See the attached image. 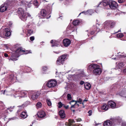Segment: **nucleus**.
<instances>
[{
  "mask_svg": "<svg viewBox=\"0 0 126 126\" xmlns=\"http://www.w3.org/2000/svg\"><path fill=\"white\" fill-rule=\"evenodd\" d=\"M117 3L115 1L104 0L100 3L98 7L102 6V7H104L106 9H109L110 8L114 9L117 8Z\"/></svg>",
  "mask_w": 126,
  "mask_h": 126,
  "instance_id": "f257e3e1",
  "label": "nucleus"
},
{
  "mask_svg": "<svg viewBox=\"0 0 126 126\" xmlns=\"http://www.w3.org/2000/svg\"><path fill=\"white\" fill-rule=\"evenodd\" d=\"M30 51H25V49L21 48H18L15 53L12 54L10 59L12 61H16L17 60V58L21 55L27 54L31 53Z\"/></svg>",
  "mask_w": 126,
  "mask_h": 126,
  "instance_id": "f03ea898",
  "label": "nucleus"
},
{
  "mask_svg": "<svg viewBox=\"0 0 126 126\" xmlns=\"http://www.w3.org/2000/svg\"><path fill=\"white\" fill-rule=\"evenodd\" d=\"M22 78L20 75H17L14 73L12 74L6 78L5 80L9 83H13L16 82H20L21 81Z\"/></svg>",
  "mask_w": 126,
  "mask_h": 126,
  "instance_id": "7ed1b4c3",
  "label": "nucleus"
},
{
  "mask_svg": "<svg viewBox=\"0 0 126 126\" xmlns=\"http://www.w3.org/2000/svg\"><path fill=\"white\" fill-rule=\"evenodd\" d=\"M17 12L19 17L23 21H26L28 17L32 18V16L30 14L28 13L25 12L24 10L22 8H18Z\"/></svg>",
  "mask_w": 126,
  "mask_h": 126,
  "instance_id": "20e7f679",
  "label": "nucleus"
},
{
  "mask_svg": "<svg viewBox=\"0 0 126 126\" xmlns=\"http://www.w3.org/2000/svg\"><path fill=\"white\" fill-rule=\"evenodd\" d=\"M34 25L33 23L31 21L29 23L26 27V29L27 30L26 34L28 36H30L34 33L33 30L34 28Z\"/></svg>",
  "mask_w": 126,
  "mask_h": 126,
  "instance_id": "39448f33",
  "label": "nucleus"
},
{
  "mask_svg": "<svg viewBox=\"0 0 126 126\" xmlns=\"http://www.w3.org/2000/svg\"><path fill=\"white\" fill-rule=\"evenodd\" d=\"M1 94L3 93L4 94H5L6 95H8L10 94L11 93H13L14 94H11V96H13L14 97L19 98L20 97H15L14 96H16L17 94H20L19 92L18 91H16L13 90L11 89H8L6 90H5L4 91H1Z\"/></svg>",
  "mask_w": 126,
  "mask_h": 126,
  "instance_id": "423d86ee",
  "label": "nucleus"
},
{
  "mask_svg": "<svg viewBox=\"0 0 126 126\" xmlns=\"http://www.w3.org/2000/svg\"><path fill=\"white\" fill-rule=\"evenodd\" d=\"M115 23V22L114 21L109 20L106 21L103 25L104 28H112L114 27Z\"/></svg>",
  "mask_w": 126,
  "mask_h": 126,
  "instance_id": "0eeeda50",
  "label": "nucleus"
},
{
  "mask_svg": "<svg viewBox=\"0 0 126 126\" xmlns=\"http://www.w3.org/2000/svg\"><path fill=\"white\" fill-rule=\"evenodd\" d=\"M66 57V55H64L58 58L57 61V64L58 65L61 64H63V63L65 61V59Z\"/></svg>",
  "mask_w": 126,
  "mask_h": 126,
  "instance_id": "6e6552de",
  "label": "nucleus"
},
{
  "mask_svg": "<svg viewBox=\"0 0 126 126\" xmlns=\"http://www.w3.org/2000/svg\"><path fill=\"white\" fill-rule=\"evenodd\" d=\"M30 93L31 96V99L32 100L37 99L40 94L38 92L36 91H31Z\"/></svg>",
  "mask_w": 126,
  "mask_h": 126,
  "instance_id": "1a4fd4ad",
  "label": "nucleus"
},
{
  "mask_svg": "<svg viewBox=\"0 0 126 126\" xmlns=\"http://www.w3.org/2000/svg\"><path fill=\"white\" fill-rule=\"evenodd\" d=\"M79 23V21L78 20H75L73 22V24L74 25L68 26V27L72 31V32H73L75 30H76L77 28L76 26Z\"/></svg>",
  "mask_w": 126,
  "mask_h": 126,
  "instance_id": "9d476101",
  "label": "nucleus"
},
{
  "mask_svg": "<svg viewBox=\"0 0 126 126\" xmlns=\"http://www.w3.org/2000/svg\"><path fill=\"white\" fill-rule=\"evenodd\" d=\"M57 83V81L55 80H50L47 83V86L49 88H53L56 86Z\"/></svg>",
  "mask_w": 126,
  "mask_h": 126,
  "instance_id": "9b49d317",
  "label": "nucleus"
},
{
  "mask_svg": "<svg viewBox=\"0 0 126 126\" xmlns=\"http://www.w3.org/2000/svg\"><path fill=\"white\" fill-rule=\"evenodd\" d=\"M78 74L75 75V77L78 79H80L84 77L85 76L84 73L83 71L80 70H79L78 72Z\"/></svg>",
  "mask_w": 126,
  "mask_h": 126,
  "instance_id": "f8f14e48",
  "label": "nucleus"
},
{
  "mask_svg": "<svg viewBox=\"0 0 126 126\" xmlns=\"http://www.w3.org/2000/svg\"><path fill=\"white\" fill-rule=\"evenodd\" d=\"M4 33L5 34V36L4 35H3L1 33L0 34V36L2 38H4L5 36L9 37L11 34L10 30L8 28L5 29L4 31Z\"/></svg>",
  "mask_w": 126,
  "mask_h": 126,
  "instance_id": "ddd939ff",
  "label": "nucleus"
},
{
  "mask_svg": "<svg viewBox=\"0 0 126 126\" xmlns=\"http://www.w3.org/2000/svg\"><path fill=\"white\" fill-rule=\"evenodd\" d=\"M20 94H17L16 96H14L15 97H24L27 96V92L26 91H22L19 92Z\"/></svg>",
  "mask_w": 126,
  "mask_h": 126,
  "instance_id": "4468645a",
  "label": "nucleus"
},
{
  "mask_svg": "<svg viewBox=\"0 0 126 126\" xmlns=\"http://www.w3.org/2000/svg\"><path fill=\"white\" fill-rule=\"evenodd\" d=\"M8 7V4L7 3H5L2 4L0 7V11L2 12H3L7 10Z\"/></svg>",
  "mask_w": 126,
  "mask_h": 126,
  "instance_id": "2eb2a0df",
  "label": "nucleus"
},
{
  "mask_svg": "<svg viewBox=\"0 0 126 126\" xmlns=\"http://www.w3.org/2000/svg\"><path fill=\"white\" fill-rule=\"evenodd\" d=\"M46 11L44 9L42 10L39 14V17L43 18H46L47 16Z\"/></svg>",
  "mask_w": 126,
  "mask_h": 126,
  "instance_id": "dca6fc26",
  "label": "nucleus"
},
{
  "mask_svg": "<svg viewBox=\"0 0 126 126\" xmlns=\"http://www.w3.org/2000/svg\"><path fill=\"white\" fill-rule=\"evenodd\" d=\"M108 106L112 109H114L116 108V104L114 101H109L108 103Z\"/></svg>",
  "mask_w": 126,
  "mask_h": 126,
  "instance_id": "f3484780",
  "label": "nucleus"
},
{
  "mask_svg": "<svg viewBox=\"0 0 126 126\" xmlns=\"http://www.w3.org/2000/svg\"><path fill=\"white\" fill-rule=\"evenodd\" d=\"M102 72L101 69L98 68L97 69H94L93 71V73L95 75H100Z\"/></svg>",
  "mask_w": 126,
  "mask_h": 126,
  "instance_id": "a211bd4d",
  "label": "nucleus"
},
{
  "mask_svg": "<svg viewBox=\"0 0 126 126\" xmlns=\"http://www.w3.org/2000/svg\"><path fill=\"white\" fill-rule=\"evenodd\" d=\"M63 43L65 46L67 47L71 43V41L69 39H65L63 40Z\"/></svg>",
  "mask_w": 126,
  "mask_h": 126,
  "instance_id": "6ab92c4d",
  "label": "nucleus"
},
{
  "mask_svg": "<svg viewBox=\"0 0 126 126\" xmlns=\"http://www.w3.org/2000/svg\"><path fill=\"white\" fill-rule=\"evenodd\" d=\"M112 125V121L109 120H107L104 122V126H111Z\"/></svg>",
  "mask_w": 126,
  "mask_h": 126,
  "instance_id": "aec40b11",
  "label": "nucleus"
},
{
  "mask_svg": "<svg viewBox=\"0 0 126 126\" xmlns=\"http://www.w3.org/2000/svg\"><path fill=\"white\" fill-rule=\"evenodd\" d=\"M38 115L39 117L42 118L45 117L46 116V114L44 111H41L38 112Z\"/></svg>",
  "mask_w": 126,
  "mask_h": 126,
  "instance_id": "412c9836",
  "label": "nucleus"
},
{
  "mask_svg": "<svg viewBox=\"0 0 126 126\" xmlns=\"http://www.w3.org/2000/svg\"><path fill=\"white\" fill-rule=\"evenodd\" d=\"M89 68H92L94 69H97L99 68V66L96 64H92L89 66Z\"/></svg>",
  "mask_w": 126,
  "mask_h": 126,
  "instance_id": "4be33fe9",
  "label": "nucleus"
},
{
  "mask_svg": "<svg viewBox=\"0 0 126 126\" xmlns=\"http://www.w3.org/2000/svg\"><path fill=\"white\" fill-rule=\"evenodd\" d=\"M94 13V11L93 10L91 9L87 10V11L84 12L83 11L82 12L79 14V15H80L81 13H84L85 15L89 14L90 15H92V14Z\"/></svg>",
  "mask_w": 126,
  "mask_h": 126,
  "instance_id": "5701e85b",
  "label": "nucleus"
},
{
  "mask_svg": "<svg viewBox=\"0 0 126 126\" xmlns=\"http://www.w3.org/2000/svg\"><path fill=\"white\" fill-rule=\"evenodd\" d=\"M117 67L120 69H121L123 68L125 65V64L123 62H119L118 63H116Z\"/></svg>",
  "mask_w": 126,
  "mask_h": 126,
  "instance_id": "b1692460",
  "label": "nucleus"
},
{
  "mask_svg": "<svg viewBox=\"0 0 126 126\" xmlns=\"http://www.w3.org/2000/svg\"><path fill=\"white\" fill-rule=\"evenodd\" d=\"M59 114L62 118H63L65 117L64 111L63 110H60L59 112Z\"/></svg>",
  "mask_w": 126,
  "mask_h": 126,
  "instance_id": "393cba45",
  "label": "nucleus"
},
{
  "mask_svg": "<svg viewBox=\"0 0 126 126\" xmlns=\"http://www.w3.org/2000/svg\"><path fill=\"white\" fill-rule=\"evenodd\" d=\"M20 116L21 118L25 119L27 117V115L26 112L23 111L21 113Z\"/></svg>",
  "mask_w": 126,
  "mask_h": 126,
  "instance_id": "a878e982",
  "label": "nucleus"
},
{
  "mask_svg": "<svg viewBox=\"0 0 126 126\" xmlns=\"http://www.w3.org/2000/svg\"><path fill=\"white\" fill-rule=\"evenodd\" d=\"M60 43V42L59 41H55L54 42V44L52 45L51 46L52 47L54 46L58 47L59 46Z\"/></svg>",
  "mask_w": 126,
  "mask_h": 126,
  "instance_id": "bb28decb",
  "label": "nucleus"
},
{
  "mask_svg": "<svg viewBox=\"0 0 126 126\" xmlns=\"http://www.w3.org/2000/svg\"><path fill=\"white\" fill-rule=\"evenodd\" d=\"M102 110H106L108 109V107L107 105L106 104H103L101 108Z\"/></svg>",
  "mask_w": 126,
  "mask_h": 126,
  "instance_id": "cd10ccee",
  "label": "nucleus"
},
{
  "mask_svg": "<svg viewBox=\"0 0 126 126\" xmlns=\"http://www.w3.org/2000/svg\"><path fill=\"white\" fill-rule=\"evenodd\" d=\"M84 86L85 88L87 90H89L91 87L90 84L89 83H85L84 84Z\"/></svg>",
  "mask_w": 126,
  "mask_h": 126,
  "instance_id": "c85d7f7f",
  "label": "nucleus"
},
{
  "mask_svg": "<svg viewBox=\"0 0 126 126\" xmlns=\"http://www.w3.org/2000/svg\"><path fill=\"white\" fill-rule=\"evenodd\" d=\"M5 108V106L3 103L1 101H0V109L3 110Z\"/></svg>",
  "mask_w": 126,
  "mask_h": 126,
  "instance_id": "c756f323",
  "label": "nucleus"
},
{
  "mask_svg": "<svg viewBox=\"0 0 126 126\" xmlns=\"http://www.w3.org/2000/svg\"><path fill=\"white\" fill-rule=\"evenodd\" d=\"M33 4L34 6H36V8H37L39 6V4L36 0H35L33 2Z\"/></svg>",
  "mask_w": 126,
  "mask_h": 126,
  "instance_id": "7c9ffc66",
  "label": "nucleus"
},
{
  "mask_svg": "<svg viewBox=\"0 0 126 126\" xmlns=\"http://www.w3.org/2000/svg\"><path fill=\"white\" fill-rule=\"evenodd\" d=\"M82 99L80 98H79L77 101H76L75 104H76L78 102L80 104H83V103H82Z\"/></svg>",
  "mask_w": 126,
  "mask_h": 126,
  "instance_id": "2f4dec72",
  "label": "nucleus"
},
{
  "mask_svg": "<svg viewBox=\"0 0 126 126\" xmlns=\"http://www.w3.org/2000/svg\"><path fill=\"white\" fill-rule=\"evenodd\" d=\"M32 3V1H31L30 2H26L25 3L26 5H27V7L30 8L31 6Z\"/></svg>",
  "mask_w": 126,
  "mask_h": 126,
  "instance_id": "473e14b6",
  "label": "nucleus"
},
{
  "mask_svg": "<svg viewBox=\"0 0 126 126\" xmlns=\"http://www.w3.org/2000/svg\"><path fill=\"white\" fill-rule=\"evenodd\" d=\"M46 101L47 104L48 106H50L51 105V102L50 99H47Z\"/></svg>",
  "mask_w": 126,
  "mask_h": 126,
  "instance_id": "72a5a7b5",
  "label": "nucleus"
},
{
  "mask_svg": "<svg viewBox=\"0 0 126 126\" xmlns=\"http://www.w3.org/2000/svg\"><path fill=\"white\" fill-rule=\"evenodd\" d=\"M42 104L40 102H38L36 104V106L37 108H39L41 107Z\"/></svg>",
  "mask_w": 126,
  "mask_h": 126,
  "instance_id": "f704fd0d",
  "label": "nucleus"
},
{
  "mask_svg": "<svg viewBox=\"0 0 126 126\" xmlns=\"http://www.w3.org/2000/svg\"><path fill=\"white\" fill-rule=\"evenodd\" d=\"M123 34L121 33H119L117 34V38H121L123 37Z\"/></svg>",
  "mask_w": 126,
  "mask_h": 126,
  "instance_id": "c9c22d12",
  "label": "nucleus"
},
{
  "mask_svg": "<svg viewBox=\"0 0 126 126\" xmlns=\"http://www.w3.org/2000/svg\"><path fill=\"white\" fill-rule=\"evenodd\" d=\"M123 53H122L121 54H119L118 56L120 58H124L126 57V55L125 54L122 55Z\"/></svg>",
  "mask_w": 126,
  "mask_h": 126,
  "instance_id": "e433bc0d",
  "label": "nucleus"
},
{
  "mask_svg": "<svg viewBox=\"0 0 126 126\" xmlns=\"http://www.w3.org/2000/svg\"><path fill=\"white\" fill-rule=\"evenodd\" d=\"M67 99L68 100H71L72 99L71 95L70 94H68L67 95Z\"/></svg>",
  "mask_w": 126,
  "mask_h": 126,
  "instance_id": "4c0bfd02",
  "label": "nucleus"
},
{
  "mask_svg": "<svg viewBox=\"0 0 126 126\" xmlns=\"http://www.w3.org/2000/svg\"><path fill=\"white\" fill-rule=\"evenodd\" d=\"M58 107L59 108H60L62 107V106L63 105V104H62V102H59L58 103Z\"/></svg>",
  "mask_w": 126,
  "mask_h": 126,
  "instance_id": "58836bf2",
  "label": "nucleus"
},
{
  "mask_svg": "<svg viewBox=\"0 0 126 126\" xmlns=\"http://www.w3.org/2000/svg\"><path fill=\"white\" fill-rule=\"evenodd\" d=\"M0 53H1V52H0ZM4 57L2 58L1 57H0V63L2 64L3 63V61L4 60Z\"/></svg>",
  "mask_w": 126,
  "mask_h": 126,
  "instance_id": "ea45409f",
  "label": "nucleus"
},
{
  "mask_svg": "<svg viewBox=\"0 0 126 126\" xmlns=\"http://www.w3.org/2000/svg\"><path fill=\"white\" fill-rule=\"evenodd\" d=\"M48 68L46 66H45L43 67L42 68L43 70V71H45L47 70V69Z\"/></svg>",
  "mask_w": 126,
  "mask_h": 126,
  "instance_id": "a19ab883",
  "label": "nucleus"
},
{
  "mask_svg": "<svg viewBox=\"0 0 126 126\" xmlns=\"http://www.w3.org/2000/svg\"><path fill=\"white\" fill-rule=\"evenodd\" d=\"M69 122L72 125V124L74 123L75 122L74 120L70 119L69 120Z\"/></svg>",
  "mask_w": 126,
  "mask_h": 126,
  "instance_id": "79ce46f5",
  "label": "nucleus"
},
{
  "mask_svg": "<svg viewBox=\"0 0 126 126\" xmlns=\"http://www.w3.org/2000/svg\"><path fill=\"white\" fill-rule=\"evenodd\" d=\"M27 73H28L29 72H30L31 71V69L30 67H28L27 68Z\"/></svg>",
  "mask_w": 126,
  "mask_h": 126,
  "instance_id": "37998d69",
  "label": "nucleus"
},
{
  "mask_svg": "<svg viewBox=\"0 0 126 126\" xmlns=\"http://www.w3.org/2000/svg\"><path fill=\"white\" fill-rule=\"evenodd\" d=\"M24 105H22L21 106H19L18 107H19L20 109H23L24 108Z\"/></svg>",
  "mask_w": 126,
  "mask_h": 126,
  "instance_id": "c03bdc74",
  "label": "nucleus"
},
{
  "mask_svg": "<svg viewBox=\"0 0 126 126\" xmlns=\"http://www.w3.org/2000/svg\"><path fill=\"white\" fill-rule=\"evenodd\" d=\"M124 92H122L121 93H120L119 94V95L122 96H124Z\"/></svg>",
  "mask_w": 126,
  "mask_h": 126,
  "instance_id": "a18cd8bd",
  "label": "nucleus"
},
{
  "mask_svg": "<svg viewBox=\"0 0 126 126\" xmlns=\"http://www.w3.org/2000/svg\"><path fill=\"white\" fill-rule=\"evenodd\" d=\"M34 39V36H31L30 38V39L32 41H33Z\"/></svg>",
  "mask_w": 126,
  "mask_h": 126,
  "instance_id": "49530a36",
  "label": "nucleus"
},
{
  "mask_svg": "<svg viewBox=\"0 0 126 126\" xmlns=\"http://www.w3.org/2000/svg\"><path fill=\"white\" fill-rule=\"evenodd\" d=\"M88 113H89V116H90L92 115V111L91 110L89 111Z\"/></svg>",
  "mask_w": 126,
  "mask_h": 126,
  "instance_id": "de8ad7c7",
  "label": "nucleus"
},
{
  "mask_svg": "<svg viewBox=\"0 0 126 126\" xmlns=\"http://www.w3.org/2000/svg\"><path fill=\"white\" fill-rule=\"evenodd\" d=\"M124 1V0H118V2L119 3H121Z\"/></svg>",
  "mask_w": 126,
  "mask_h": 126,
  "instance_id": "09e8293b",
  "label": "nucleus"
},
{
  "mask_svg": "<svg viewBox=\"0 0 126 126\" xmlns=\"http://www.w3.org/2000/svg\"><path fill=\"white\" fill-rule=\"evenodd\" d=\"M12 110L10 109H7V111L8 112H11L12 111Z\"/></svg>",
  "mask_w": 126,
  "mask_h": 126,
  "instance_id": "8fccbe9b",
  "label": "nucleus"
},
{
  "mask_svg": "<svg viewBox=\"0 0 126 126\" xmlns=\"http://www.w3.org/2000/svg\"><path fill=\"white\" fill-rule=\"evenodd\" d=\"M77 122H80L81 121V119L80 118H78L76 120Z\"/></svg>",
  "mask_w": 126,
  "mask_h": 126,
  "instance_id": "3c124183",
  "label": "nucleus"
},
{
  "mask_svg": "<svg viewBox=\"0 0 126 126\" xmlns=\"http://www.w3.org/2000/svg\"><path fill=\"white\" fill-rule=\"evenodd\" d=\"M84 83V81H81L80 82V84H81V85H82Z\"/></svg>",
  "mask_w": 126,
  "mask_h": 126,
  "instance_id": "603ef678",
  "label": "nucleus"
},
{
  "mask_svg": "<svg viewBox=\"0 0 126 126\" xmlns=\"http://www.w3.org/2000/svg\"><path fill=\"white\" fill-rule=\"evenodd\" d=\"M4 56L6 57H7L8 56V54L6 53H4Z\"/></svg>",
  "mask_w": 126,
  "mask_h": 126,
  "instance_id": "864d4df0",
  "label": "nucleus"
},
{
  "mask_svg": "<svg viewBox=\"0 0 126 126\" xmlns=\"http://www.w3.org/2000/svg\"><path fill=\"white\" fill-rule=\"evenodd\" d=\"M76 105V104H75V103L73 105H72L71 106V108H75V106Z\"/></svg>",
  "mask_w": 126,
  "mask_h": 126,
  "instance_id": "5fc2aeb1",
  "label": "nucleus"
},
{
  "mask_svg": "<svg viewBox=\"0 0 126 126\" xmlns=\"http://www.w3.org/2000/svg\"><path fill=\"white\" fill-rule=\"evenodd\" d=\"M12 24V23L11 22H9V23L8 25L9 26H11Z\"/></svg>",
  "mask_w": 126,
  "mask_h": 126,
  "instance_id": "6e6d98bb",
  "label": "nucleus"
},
{
  "mask_svg": "<svg viewBox=\"0 0 126 126\" xmlns=\"http://www.w3.org/2000/svg\"><path fill=\"white\" fill-rule=\"evenodd\" d=\"M76 101H75L74 100H72V101H70V103H69L70 104H71V103L72 102H76Z\"/></svg>",
  "mask_w": 126,
  "mask_h": 126,
  "instance_id": "4d7b16f0",
  "label": "nucleus"
},
{
  "mask_svg": "<svg viewBox=\"0 0 126 126\" xmlns=\"http://www.w3.org/2000/svg\"><path fill=\"white\" fill-rule=\"evenodd\" d=\"M94 33V31H91L90 32V34H93Z\"/></svg>",
  "mask_w": 126,
  "mask_h": 126,
  "instance_id": "13d9d810",
  "label": "nucleus"
},
{
  "mask_svg": "<svg viewBox=\"0 0 126 126\" xmlns=\"http://www.w3.org/2000/svg\"><path fill=\"white\" fill-rule=\"evenodd\" d=\"M54 52L55 53H56V54H58L59 53H60V51H59L58 52Z\"/></svg>",
  "mask_w": 126,
  "mask_h": 126,
  "instance_id": "bf43d9fd",
  "label": "nucleus"
},
{
  "mask_svg": "<svg viewBox=\"0 0 126 126\" xmlns=\"http://www.w3.org/2000/svg\"><path fill=\"white\" fill-rule=\"evenodd\" d=\"M69 106L67 105L66 106H64V107L66 109H67L68 108Z\"/></svg>",
  "mask_w": 126,
  "mask_h": 126,
  "instance_id": "052dcab7",
  "label": "nucleus"
},
{
  "mask_svg": "<svg viewBox=\"0 0 126 126\" xmlns=\"http://www.w3.org/2000/svg\"><path fill=\"white\" fill-rule=\"evenodd\" d=\"M123 71L124 73H126V68Z\"/></svg>",
  "mask_w": 126,
  "mask_h": 126,
  "instance_id": "680f3d73",
  "label": "nucleus"
},
{
  "mask_svg": "<svg viewBox=\"0 0 126 126\" xmlns=\"http://www.w3.org/2000/svg\"><path fill=\"white\" fill-rule=\"evenodd\" d=\"M124 125H125V126H126V123H124L122 124L123 126Z\"/></svg>",
  "mask_w": 126,
  "mask_h": 126,
  "instance_id": "e2e57ef3",
  "label": "nucleus"
},
{
  "mask_svg": "<svg viewBox=\"0 0 126 126\" xmlns=\"http://www.w3.org/2000/svg\"><path fill=\"white\" fill-rule=\"evenodd\" d=\"M53 40H52L50 41V43L51 44L53 43Z\"/></svg>",
  "mask_w": 126,
  "mask_h": 126,
  "instance_id": "0e129e2a",
  "label": "nucleus"
},
{
  "mask_svg": "<svg viewBox=\"0 0 126 126\" xmlns=\"http://www.w3.org/2000/svg\"><path fill=\"white\" fill-rule=\"evenodd\" d=\"M120 30H119L118 31L116 32H115V33H114L113 34H114L115 33H117V32H120Z\"/></svg>",
  "mask_w": 126,
  "mask_h": 126,
  "instance_id": "69168bd1",
  "label": "nucleus"
},
{
  "mask_svg": "<svg viewBox=\"0 0 126 126\" xmlns=\"http://www.w3.org/2000/svg\"><path fill=\"white\" fill-rule=\"evenodd\" d=\"M15 119V117H13V118H11V119L12 120H14Z\"/></svg>",
  "mask_w": 126,
  "mask_h": 126,
  "instance_id": "338daca9",
  "label": "nucleus"
},
{
  "mask_svg": "<svg viewBox=\"0 0 126 126\" xmlns=\"http://www.w3.org/2000/svg\"><path fill=\"white\" fill-rule=\"evenodd\" d=\"M87 100L85 99L83 101V102H84V101H87Z\"/></svg>",
  "mask_w": 126,
  "mask_h": 126,
  "instance_id": "774afa93",
  "label": "nucleus"
}]
</instances>
